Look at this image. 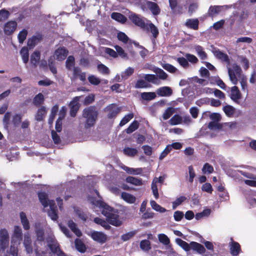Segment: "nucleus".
<instances>
[{
    "instance_id": "nucleus-1",
    "label": "nucleus",
    "mask_w": 256,
    "mask_h": 256,
    "mask_svg": "<svg viewBox=\"0 0 256 256\" xmlns=\"http://www.w3.org/2000/svg\"><path fill=\"white\" fill-rule=\"evenodd\" d=\"M93 204L102 208V213L106 218L109 224L116 226H121L122 222L119 220V216L117 210H114L100 200H96L95 202H93Z\"/></svg>"
},
{
    "instance_id": "nucleus-2",
    "label": "nucleus",
    "mask_w": 256,
    "mask_h": 256,
    "mask_svg": "<svg viewBox=\"0 0 256 256\" xmlns=\"http://www.w3.org/2000/svg\"><path fill=\"white\" fill-rule=\"evenodd\" d=\"M214 56L222 60L227 62L226 67L230 80L234 84L238 83V78L240 77L241 73L240 68L236 64H230L227 54L219 50L214 52Z\"/></svg>"
},
{
    "instance_id": "nucleus-3",
    "label": "nucleus",
    "mask_w": 256,
    "mask_h": 256,
    "mask_svg": "<svg viewBox=\"0 0 256 256\" xmlns=\"http://www.w3.org/2000/svg\"><path fill=\"white\" fill-rule=\"evenodd\" d=\"M176 242L186 252H189L192 249L200 254H204L206 252V248L204 246L197 242H191L188 244L180 238H176Z\"/></svg>"
},
{
    "instance_id": "nucleus-4",
    "label": "nucleus",
    "mask_w": 256,
    "mask_h": 256,
    "mask_svg": "<svg viewBox=\"0 0 256 256\" xmlns=\"http://www.w3.org/2000/svg\"><path fill=\"white\" fill-rule=\"evenodd\" d=\"M98 113H82V116L84 118V126L88 129L93 127L98 118Z\"/></svg>"
},
{
    "instance_id": "nucleus-5",
    "label": "nucleus",
    "mask_w": 256,
    "mask_h": 256,
    "mask_svg": "<svg viewBox=\"0 0 256 256\" xmlns=\"http://www.w3.org/2000/svg\"><path fill=\"white\" fill-rule=\"evenodd\" d=\"M9 244V234L5 229L0 230V252H4Z\"/></svg>"
},
{
    "instance_id": "nucleus-6",
    "label": "nucleus",
    "mask_w": 256,
    "mask_h": 256,
    "mask_svg": "<svg viewBox=\"0 0 256 256\" xmlns=\"http://www.w3.org/2000/svg\"><path fill=\"white\" fill-rule=\"evenodd\" d=\"M17 22L14 20L6 22L3 26V30L5 34L10 35L13 34L17 28Z\"/></svg>"
},
{
    "instance_id": "nucleus-7",
    "label": "nucleus",
    "mask_w": 256,
    "mask_h": 256,
    "mask_svg": "<svg viewBox=\"0 0 256 256\" xmlns=\"http://www.w3.org/2000/svg\"><path fill=\"white\" fill-rule=\"evenodd\" d=\"M68 51L64 47H59L56 50L54 54V58L59 61L65 60L68 55Z\"/></svg>"
},
{
    "instance_id": "nucleus-8",
    "label": "nucleus",
    "mask_w": 256,
    "mask_h": 256,
    "mask_svg": "<svg viewBox=\"0 0 256 256\" xmlns=\"http://www.w3.org/2000/svg\"><path fill=\"white\" fill-rule=\"evenodd\" d=\"M92 238L101 244H104L108 240L107 236L102 232L93 231L90 234Z\"/></svg>"
},
{
    "instance_id": "nucleus-9",
    "label": "nucleus",
    "mask_w": 256,
    "mask_h": 256,
    "mask_svg": "<svg viewBox=\"0 0 256 256\" xmlns=\"http://www.w3.org/2000/svg\"><path fill=\"white\" fill-rule=\"evenodd\" d=\"M22 239V231L19 226H15L12 237L11 243L20 244Z\"/></svg>"
},
{
    "instance_id": "nucleus-10",
    "label": "nucleus",
    "mask_w": 256,
    "mask_h": 256,
    "mask_svg": "<svg viewBox=\"0 0 256 256\" xmlns=\"http://www.w3.org/2000/svg\"><path fill=\"white\" fill-rule=\"evenodd\" d=\"M130 20L134 22L136 25L144 28L146 27V24L143 18H141L139 16L132 12H130L129 15Z\"/></svg>"
},
{
    "instance_id": "nucleus-11",
    "label": "nucleus",
    "mask_w": 256,
    "mask_h": 256,
    "mask_svg": "<svg viewBox=\"0 0 256 256\" xmlns=\"http://www.w3.org/2000/svg\"><path fill=\"white\" fill-rule=\"evenodd\" d=\"M50 210L48 211V215L54 220L58 218V209L54 200L49 201Z\"/></svg>"
},
{
    "instance_id": "nucleus-12",
    "label": "nucleus",
    "mask_w": 256,
    "mask_h": 256,
    "mask_svg": "<svg viewBox=\"0 0 256 256\" xmlns=\"http://www.w3.org/2000/svg\"><path fill=\"white\" fill-rule=\"evenodd\" d=\"M230 253L232 256H238L242 252L240 245L232 240L229 244Z\"/></svg>"
},
{
    "instance_id": "nucleus-13",
    "label": "nucleus",
    "mask_w": 256,
    "mask_h": 256,
    "mask_svg": "<svg viewBox=\"0 0 256 256\" xmlns=\"http://www.w3.org/2000/svg\"><path fill=\"white\" fill-rule=\"evenodd\" d=\"M156 92L160 96H170L172 94V90L170 87L165 86L158 88Z\"/></svg>"
},
{
    "instance_id": "nucleus-14",
    "label": "nucleus",
    "mask_w": 256,
    "mask_h": 256,
    "mask_svg": "<svg viewBox=\"0 0 256 256\" xmlns=\"http://www.w3.org/2000/svg\"><path fill=\"white\" fill-rule=\"evenodd\" d=\"M48 247L51 251L56 254L58 256H66V254L60 248V245L57 243L48 244Z\"/></svg>"
},
{
    "instance_id": "nucleus-15",
    "label": "nucleus",
    "mask_w": 256,
    "mask_h": 256,
    "mask_svg": "<svg viewBox=\"0 0 256 256\" xmlns=\"http://www.w3.org/2000/svg\"><path fill=\"white\" fill-rule=\"evenodd\" d=\"M38 195L40 202L44 208H46L50 205L49 201L50 200L48 199V195L46 193L42 192H38Z\"/></svg>"
},
{
    "instance_id": "nucleus-16",
    "label": "nucleus",
    "mask_w": 256,
    "mask_h": 256,
    "mask_svg": "<svg viewBox=\"0 0 256 256\" xmlns=\"http://www.w3.org/2000/svg\"><path fill=\"white\" fill-rule=\"evenodd\" d=\"M230 98L236 102L241 98L242 94L237 86H234L231 88Z\"/></svg>"
},
{
    "instance_id": "nucleus-17",
    "label": "nucleus",
    "mask_w": 256,
    "mask_h": 256,
    "mask_svg": "<svg viewBox=\"0 0 256 256\" xmlns=\"http://www.w3.org/2000/svg\"><path fill=\"white\" fill-rule=\"evenodd\" d=\"M199 22L196 18L188 19L185 22V26L188 28L194 30L198 28Z\"/></svg>"
},
{
    "instance_id": "nucleus-18",
    "label": "nucleus",
    "mask_w": 256,
    "mask_h": 256,
    "mask_svg": "<svg viewBox=\"0 0 256 256\" xmlns=\"http://www.w3.org/2000/svg\"><path fill=\"white\" fill-rule=\"evenodd\" d=\"M144 78L148 82H152L153 84L158 85L160 84V82L156 76L154 74H144Z\"/></svg>"
},
{
    "instance_id": "nucleus-19",
    "label": "nucleus",
    "mask_w": 256,
    "mask_h": 256,
    "mask_svg": "<svg viewBox=\"0 0 256 256\" xmlns=\"http://www.w3.org/2000/svg\"><path fill=\"white\" fill-rule=\"evenodd\" d=\"M228 8L227 6H212L208 10V13L211 16L218 14L221 11Z\"/></svg>"
},
{
    "instance_id": "nucleus-20",
    "label": "nucleus",
    "mask_w": 256,
    "mask_h": 256,
    "mask_svg": "<svg viewBox=\"0 0 256 256\" xmlns=\"http://www.w3.org/2000/svg\"><path fill=\"white\" fill-rule=\"evenodd\" d=\"M74 72V78H76L77 77H79L80 79L82 81H85L86 80V76L85 72H81L80 69L78 68H74L73 70Z\"/></svg>"
},
{
    "instance_id": "nucleus-21",
    "label": "nucleus",
    "mask_w": 256,
    "mask_h": 256,
    "mask_svg": "<svg viewBox=\"0 0 256 256\" xmlns=\"http://www.w3.org/2000/svg\"><path fill=\"white\" fill-rule=\"evenodd\" d=\"M121 197L124 200L130 204L134 203L136 200L134 196L126 192H122L121 194Z\"/></svg>"
},
{
    "instance_id": "nucleus-22",
    "label": "nucleus",
    "mask_w": 256,
    "mask_h": 256,
    "mask_svg": "<svg viewBox=\"0 0 256 256\" xmlns=\"http://www.w3.org/2000/svg\"><path fill=\"white\" fill-rule=\"evenodd\" d=\"M142 100L146 101L153 100L156 97V94L154 92H144L140 94Z\"/></svg>"
},
{
    "instance_id": "nucleus-23",
    "label": "nucleus",
    "mask_w": 256,
    "mask_h": 256,
    "mask_svg": "<svg viewBox=\"0 0 256 256\" xmlns=\"http://www.w3.org/2000/svg\"><path fill=\"white\" fill-rule=\"evenodd\" d=\"M68 226L70 230L78 237L82 235L80 230L77 228L76 224L72 220L68 221Z\"/></svg>"
},
{
    "instance_id": "nucleus-24",
    "label": "nucleus",
    "mask_w": 256,
    "mask_h": 256,
    "mask_svg": "<svg viewBox=\"0 0 256 256\" xmlns=\"http://www.w3.org/2000/svg\"><path fill=\"white\" fill-rule=\"evenodd\" d=\"M36 242H39L42 244L45 239L44 230L42 228H36Z\"/></svg>"
},
{
    "instance_id": "nucleus-25",
    "label": "nucleus",
    "mask_w": 256,
    "mask_h": 256,
    "mask_svg": "<svg viewBox=\"0 0 256 256\" xmlns=\"http://www.w3.org/2000/svg\"><path fill=\"white\" fill-rule=\"evenodd\" d=\"M75 246L76 249L79 252L84 253L86 250V247L83 242L78 238H76L75 240Z\"/></svg>"
},
{
    "instance_id": "nucleus-26",
    "label": "nucleus",
    "mask_w": 256,
    "mask_h": 256,
    "mask_svg": "<svg viewBox=\"0 0 256 256\" xmlns=\"http://www.w3.org/2000/svg\"><path fill=\"white\" fill-rule=\"evenodd\" d=\"M40 56V53L38 50L34 51L30 56V62L34 66H37L39 62Z\"/></svg>"
},
{
    "instance_id": "nucleus-27",
    "label": "nucleus",
    "mask_w": 256,
    "mask_h": 256,
    "mask_svg": "<svg viewBox=\"0 0 256 256\" xmlns=\"http://www.w3.org/2000/svg\"><path fill=\"white\" fill-rule=\"evenodd\" d=\"M126 182L134 186H140L142 184V180L132 176H128L126 178Z\"/></svg>"
},
{
    "instance_id": "nucleus-28",
    "label": "nucleus",
    "mask_w": 256,
    "mask_h": 256,
    "mask_svg": "<svg viewBox=\"0 0 256 256\" xmlns=\"http://www.w3.org/2000/svg\"><path fill=\"white\" fill-rule=\"evenodd\" d=\"M78 98H75L70 104V112H77L78 110L80 104L78 102Z\"/></svg>"
},
{
    "instance_id": "nucleus-29",
    "label": "nucleus",
    "mask_w": 256,
    "mask_h": 256,
    "mask_svg": "<svg viewBox=\"0 0 256 256\" xmlns=\"http://www.w3.org/2000/svg\"><path fill=\"white\" fill-rule=\"evenodd\" d=\"M148 6L154 15H157L160 12V9L158 6L154 2H148Z\"/></svg>"
},
{
    "instance_id": "nucleus-30",
    "label": "nucleus",
    "mask_w": 256,
    "mask_h": 256,
    "mask_svg": "<svg viewBox=\"0 0 256 256\" xmlns=\"http://www.w3.org/2000/svg\"><path fill=\"white\" fill-rule=\"evenodd\" d=\"M111 17L112 19L122 23L125 22L127 20L124 16L118 12L112 13Z\"/></svg>"
},
{
    "instance_id": "nucleus-31",
    "label": "nucleus",
    "mask_w": 256,
    "mask_h": 256,
    "mask_svg": "<svg viewBox=\"0 0 256 256\" xmlns=\"http://www.w3.org/2000/svg\"><path fill=\"white\" fill-rule=\"evenodd\" d=\"M194 50L197 52L198 56L200 59L204 60L207 58V55L206 52L204 50V48L199 46H196L194 47Z\"/></svg>"
},
{
    "instance_id": "nucleus-32",
    "label": "nucleus",
    "mask_w": 256,
    "mask_h": 256,
    "mask_svg": "<svg viewBox=\"0 0 256 256\" xmlns=\"http://www.w3.org/2000/svg\"><path fill=\"white\" fill-rule=\"evenodd\" d=\"M20 54L24 63L26 64L28 61L29 54L28 48L24 47L20 52Z\"/></svg>"
},
{
    "instance_id": "nucleus-33",
    "label": "nucleus",
    "mask_w": 256,
    "mask_h": 256,
    "mask_svg": "<svg viewBox=\"0 0 256 256\" xmlns=\"http://www.w3.org/2000/svg\"><path fill=\"white\" fill-rule=\"evenodd\" d=\"M123 151L124 154L128 156H134L138 154V150L135 148L126 147Z\"/></svg>"
},
{
    "instance_id": "nucleus-34",
    "label": "nucleus",
    "mask_w": 256,
    "mask_h": 256,
    "mask_svg": "<svg viewBox=\"0 0 256 256\" xmlns=\"http://www.w3.org/2000/svg\"><path fill=\"white\" fill-rule=\"evenodd\" d=\"M106 110L108 112H118L122 110H124L122 107L118 106L116 104H110L106 108Z\"/></svg>"
},
{
    "instance_id": "nucleus-35",
    "label": "nucleus",
    "mask_w": 256,
    "mask_h": 256,
    "mask_svg": "<svg viewBox=\"0 0 256 256\" xmlns=\"http://www.w3.org/2000/svg\"><path fill=\"white\" fill-rule=\"evenodd\" d=\"M182 122V118L178 114H175L169 120V124L172 126L180 124Z\"/></svg>"
},
{
    "instance_id": "nucleus-36",
    "label": "nucleus",
    "mask_w": 256,
    "mask_h": 256,
    "mask_svg": "<svg viewBox=\"0 0 256 256\" xmlns=\"http://www.w3.org/2000/svg\"><path fill=\"white\" fill-rule=\"evenodd\" d=\"M62 114V116H60L58 119L56 120V122L55 128L56 132H60L62 130V120L64 117V114L66 113H60Z\"/></svg>"
},
{
    "instance_id": "nucleus-37",
    "label": "nucleus",
    "mask_w": 256,
    "mask_h": 256,
    "mask_svg": "<svg viewBox=\"0 0 256 256\" xmlns=\"http://www.w3.org/2000/svg\"><path fill=\"white\" fill-rule=\"evenodd\" d=\"M138 122L137 121L134 120L130 124L129 126L126 130V132L127 134H131L138 129Z\"/></svg>"
},
{
    "instance_id": "nucleus-38",
    "label": "nucleus",
    "mask_w": 256,
    "mask_h": 256,
    "mask_svg": "<svg viewBox=\"0 0 256 256\" xmlns=\"http://www.w3.org/2000/svg\"><path fill=\"white\" fill-rule=\"evenodd\" d=\"M150 206L152 208L157 212H166V209L163 207H162L160 205L158 204L154 200H150Z\"/></svg>"
},
{
    "instance_id": "nucleus-39",
    "label": "nucleus",
    "mask_w": 256,
    "mask_h": 256,
    "mask_svg": "<svg viewBox=\"0 0 256 256\" xmlns=\"http://www.w3.org/2000/svg\"><path fill=\"white\" fill-rule=\"evenodd\" d=\"M154 72L156 74V76L162 80H166L168 78V74L162 69L156 68Z\"/></svg>"
},
{
    "instance_id": "nucleus-40",
    "label": "nucleus",
    "mask_w": 256,
    "mask_h": 256,
    "mask_svg": "<svg viewBox=\"0 0 256 256\" xmlns=\"http://www.w3.org/2000/svg\"><path fill=\"white\" fill-rule=\"evenodd\" d=\"M222 124L215 122H210L208 124V128L210 130H220L222 128Z\"/></svg>"
},
{
    "instance_id": "nucleus-41",
    "label": "nucleus",
    "mask_w": 256,
    "mask_h": 256,
    "mask_svg": "<svg viewBox=\"0 0 256 256\" xmlns=\"http://www.w3.org/2000/svg\"><path fill=\"white\" fill-rule=\"evenodd\" d=\"M10 12L4 8L0 10V22L6 20L10 17Z\"/></svg>"
},
{
    "instance_id": "nucleus-42",
    "label": "nucleus",
    "mask_w": 256,
    "mask_h": 256,
    "mask_svg": "<svg viewBox=\"0 0 256 256\" xmlns=\"http://www.w3.org/2000/svg\"><path fill=\"white\" fill-rule=\"evenodd\" d=\"M44 100V96L41 94L39 93L35 96L33 100V103L36 106H39L41 104Z\"/></svg>"
},
{
    "instance_id": "nucleus-43",
    "label": "nucleus",
    "mask_w": 256,
    "mask_h": 256,
    "mask_svg": "<svg viewBox=\"0 0 256 256\" xmlns=\"http://www.w3.org/2000/svg\"><path fill=\"white\" fill-rule=\"evenodd\" d=\"M158 238L160 242L164 245L167 246L170 244V240L169 238L164 234H159L158 235Z\"/></svg>"
},
{
    "instance_id": "nucleus-44",
    "label": "nucleus",
    "mask_w": 256,
    "mask_h": 256,
    "mask_svg": "<svg viewBox=\"0 0 256 256\" xmlns=\"http://www.w3.org/2000/svg\"><path fill=\"white\" fill-rule=\"evenodd\" d=\"M186 200V198L184 196H180L172 202V208L176 209L178 206L180 205L183 202Z\"/></svg>"
},
{
    "instance_id": "nucleus-45",
    "label": "nucleus",
    "mask_w": 256,
    "mask_h": 256,
    "mask_svg": "<svg viewBox=\"0 0 256 256\" xmlns=\"http://www.w3.org/2000/svg\"><path fill=\"white\" fill-rule=\"evenodd\" d=\"M75 64L74 58L73 56H69L66 62V67L68 70H71L72 68H74Z\"/></svg>"
},
{
    "instance_id": "nucleus-46",
    "label": "nucleus",
    "mask_w": 256,
    "mask_h": 256,
    "mask_svg": "<svg viewBox=\"0 0 256 256\" xmlns=\"http://www.w3.org/2000/svg\"><path fill=\"white\" fill-rule=\"evenodd\" d=\"M214 168L213 166L209 164L208 163H206L202 168V172L203 174H212L214 172Z\"/></svg>"
},
{
    "instance_id": "nucleus-47",
    "label": "nucleus",
    "mask_w": 256,
    "mask_h": 256,
    "mask_svg": "<svg viewBox=\"0 0 256 256\" xmlns=\"http://www.w3.org/2000/svg\"><path fill=\"white\" fill-rule=\"evenodd\" d=\"M162 67L170 73H175L178 71V69L172 64H162Z\"/></svg>"
},
{
    "instance_id": "nucleus-48",
    "label": "nucleus",
    "mask_w": 256,
    "mask_h": 256,
    "mask_svg": "<svg viewBox=\"0 0 256 256\" xmlns=\"http://www.w3.org/2000/svg\"><path fill=\"white\" fill-rule=\"evenodd\" d=\"M133 117V113H128V114L126 115L120 120L119 125L121 126H124L126 123H128Z\"/></svg>"
},
{
    "instance_id": "nucleus-49",
    "label": "nucleus",
    "mask_w": 256,
    "mask_h": 256,
    "mask_svg": "<svg viewBox=\"0 0 256 256\" xmlns=\"http://www.w3.org/2000/svg\"><path fill=\"white\" fill-rule=\"evenodd\" d=\"M27 34L28 31L25 29L22 30L19 32L18 38L20 43L22 44L24 42L26 38Z\"/></svg>"
},
{
    "instance_id": "nucleus-50",
    "label": "nucleus",
    "mask_w": 256,
    "mask_h": 256,
    "mask_svg": "<svg viewBox=\"0 0 256 256\" xmlns=\"http://www.w3.org/2000/svg\"><path fill=\"white\" fill-rule=\"evenodd\" d=\"M238 60L244 68L246 70L248 69L249 67V62L248 60L244 56H238Z\"/></svg>"
},
{
    "instance_id": "nucleus-51",
    "label": "nucleus",
    "mask_w": 256,
    "mask_h": 256,
    "mask_svg": "<svg viewBox=\"0 0 256 256\" xmlns=\"http://www.w3.org/2000/svg\"><path fill=\"white\" fill-rule=\"evenodd\" d=\"M118 56L122 58H126L127 54L125 52L124 50L120 46L116 45L114 46Z\"/></svg>"
},
{
    "instance_id": "nucleus-52",
    "label": "nucleus",
    "mask_w": 256,
    "mask_h": 256,
    "mask_svg": "<svg viewBox=\"0 0 256 256\" xmlns=\"http://www.w3.org/2000/svg\"><path fill=\"white\" fill-rule=\"evenodd\" d=\"M140 248L144 250H148L150 248V242L148 240H142L140 242Z\"/></svg>"
},
{
    "instance_id": "nucleus-53",
    "label": "nucleus",
    "mask_w": 256,
    "mask_h": 256,
    "mask_svg": "<svg viewBox=\"0 0 256 256\" xmlns=\"http://www.w3.org/2000/svg\"><path fill=\"white\" fill-rule=\"evenodd\" d=\"M155 179H154L152 183V191L153 194L156 199H158L159 198V194L158 189L156 184V182H154Z\"/></svg>"
},
{
    "instance_id": "nucleus-54",
    "label": "nucleus",
    "mask_w": 256,
    "mask_h": 256,
    "mask_svg": "<svg viewBox=\"0 0 256 256\" xmlns=\"http://www.w3.org/2000/svg\"><path fill=\"white\" fill-rule=\"evenodd\" d=\"M97 68L99 72L102 74H108L109 73V69L104 64H98L97 66Z\"/></svg>"
},
{
    "instance_id": "nucleus-55",
    "label": "nucleus",
    "mask_w": 256,
    "mask_h": 256,
    "mask_svg": "<svg viewBox=\"0 0 256 256\" xmlns=\"http://www.w3.org/2000/svg\"><path fill=\"white\" fill-rule=\"evenodd\" d=\"M202 190L210 194H212L213 191L211 184L208 182H206L202 186Z\"/></svg>"
},
{
    "instance_id": "nucleus-56",
    "label": "nucleus",
    "mask_w": 256,
    "mask_h": 256,
    "mask_svg": "<svg viewBox=\"0 0 256 256\" xmlns=\"http://www.w3.org/2000/svg\"><path fill=\"white\" fill-rule=\"evenodd\" d=\"M88 80L91 84L94 85H98L100 82V80L94 75L90 76L88 77Z\"/></svg>"
},
{
    "instance_id": "nucleus-57",
    "label": "nucleus",
    "mask_w": 256,
    "mask_h": 256,
    "mask_svg": "<svg viewBox=\"0 0 256 256\" xmlns=\"http://www.w3.org/2000/svg\"><path fill=\"white\" fill-rule=\"evenodd\" d=\"M210 120H212V122H220L222 117L220 113H211L209 116Z\"/></svg>"
},
{
    "instance_id": "nucleus-58",
    "label": "nucleus",
    "mask_w": 256,
    "mask_h": 256,
    "mask_svg": "<svg viewBox=\"0 0 256 256\" xmlns=\"http://www.w3.org/2000/svg\"><path fill=\"white\" fill-rule=\"evenodd\" d=\"M172 150L170 146H166L164 150L162 152L160 156V160H162Z\"/></svg>"
},
{
    "instance_id": "nucleus-59",
    "label": "nucleus",
    "mask_w": 256,
    "mask_h": 256,
    "mask_svg": "<svg viewBox=\"0 0 256 256\" xmlns=\"http://www.w3.org/2000/svg\"><path fill=\"white\" fill-rule=\"evenodd\" d=\"M188 173L190 176L188 181L190 183H192L194 178L196 176V174L192 166H188Z\"/></svg>"
},
{
    "instance_id": "nucleus-60",
    "label": "nucleus",
    "mask_w": 256,
    "mask_h": 256,
    "mask_svg": "<svg viewBox=\"0 0 256 256\" xmlns=\"http://www.w3.org/2000/svg\"><path fill=\"white\" fill-rule=\"evenodd\" d=\"M52 139L56 144H58L60 142V136L57 134L56 132L54 130L51 132Z\"/></svg>"
},
{
    "instance_id": "nucleus-61",
    "label": "nucleus",
    "mask_w": 256,
    "mask_h": 256,
    "mask_svg": "<svg viewBox=\"0 0 256 256\" xmlns=\"http://www.w3.org/2000/svg\"><path fill=\"white\" fill-rule=\"evenodd\" d=\"M136 234L135 232H130L122 236L121 238L123 241H126L132 238Z\"/></svg>"
},
{
    "instance_id": "nucleus-62",
    "label": "nucleus",
    "mask_w": 256,
    "mask_h": 256,
    "mask_svg": "<svg viewBox=\"0 0 256 256\" xmlns=\"http://www.w3.org/2000/svg\"><path fill=\"white\" fill-rule=\"evenodd\" d=\"M118 38L122 42L124 43H126L129 40V38L124 33L122 32H119L118 34Z\"/></svg>"
},
{
    "instance_id": "nucleus-63",
    "label": "nucleus",
    "mask_w": 256,
    "mask_h": 256,
    "mask_svg": "<svg viewBox=\"0 0 256 256\" xmlns=\"http://www.w3.org/2000/svg\"><path fill=\"white\" fill-rule=\"evenodd\" d=\"M186 58L188 62L196 64L198 62V58L194 55L191 54H186L185 55Z\"/></svg>"
},
{
    "instance_id": "nucleus-64",
    "label": "nucleus",
    "mask_w": 256,
    "mask_h": 256,
    "mask_svg": "<svg viewBox=\"0 0 256 256\" xmlns=\"http://www.w3.org/2000/svg\"><path fill=\"white\" fill-rule=\"evenodd\" d=\"M38 42V38L36 37H32L28 40V46L31 49L35 46Z\"/></svg>"
}]
</instances>
